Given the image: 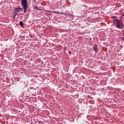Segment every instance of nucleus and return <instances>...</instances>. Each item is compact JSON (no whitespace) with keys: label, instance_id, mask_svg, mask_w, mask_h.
<instances>
[{"label":"nucleus","instance_id":"obj_7","mask_svg":"<svg viewBox=\"0 0 124 124\" xmlns=\"http://www.w3.org/2000/svg\"><path fill=\"white\" fill-rule=\"evenodd\" d=\"M33 6V8H34L35 9H37V10H38L39 8L37 7V6Z\"/></svg>","mask_w":124,"mask_h":124},{"label":"nucleus","instance_id":"obj_5","mask_svg":"<svg viewBox=\"0 0 124 124\" xmlns=\"http://www.w3.org/2000/svg\"><path fill=\"white\" fill-rule=\"evenodd\" d=\"M19 25L21 27H22V26H24V22H23V21H20Z\"/></svg>","mask_w":124,"mask_h":124},{"label":"nucleus","instance_id":"obj_6","mask_svg":"<svg viewBox=\"0 0 124 124\" xmlns=\"http://www.w3.org/2000/svg\"><path fill=\"white\" fill-rule=\"evenodd\" d=\"M53 13H56V14H60V13L58 11H51Z\"/></svg>","mask_w":124,"mask_h":124},{"label":"nucleus","instance_id":"obj_1","mask_svg":"<svg viewBox=\"0 0 124 124\" xmlns=\"http://www.w3.org/2000/svg\"><path fill=\"white\" fill-rule=\"evenodd\" d=\"M114 25L117 29L123 30L124 29V24L123 20L119 19L117 16L111 17Z\"/></svg>","mask_w":124,"mask_h":124},{"label":"nucleus","instance_id":"obj_2","mask_svg":"<svg viewBox=\"0 0 124 124\" xmlns=\"http://www.w3.org/2000/svg\"><path fill=\"white\" fill-rule=\"evenodd\" d=\"M21 4L23 7V8L24 10V13L27 12V10L29 9V6L28 5V1L27 0H21Z\"/></svg>","mask_w":124,"mask_h":124},{"label":"nucleus","instance_id":"obj_4","mask_svg":"<svg viewBox=\"0 0 124 124\" xmlns=\"http://www.w3.org/2000/svg\"><path fill=\"white\" fill-rule=\"evenodd\" d=\"M15 10V12H20L21 10H23V9L20 8H16Z\"/></svg>","mask_w":124,"mask_h":124},{"label":"nucleus","instance_id":"obj_8","mask_svg":"<svg viewBox=\"0 0 124 124\" xmlns=\"http://www.w3.org/2000/svg\"><path fill=\"white\" fill-rule=\"evenodd\" d=\"M122 40L124 41V37L122 38Z\"/></svg>","mask_w":124,"mask_h":124},{"label":"nucleus","instance_id":"obj_9","mask_svg":"<svg viewBox=\"0 0 124 124\" xmlns=\"http://www.w3.org/2000/svg\"><path fill=\"white\" fill-rule=\"evenodd\" d=\"M121 48H123V46H121Z\"/></svg>","mask_w":124,"mask_h":124},{"label":"nucleus","instance_id":"obj_3","mask_svg":"<svg viewBox=\"0 0 124 124\" xmlns=\"http://www.w3.org/2000/svg\"><path fill=\"white\" fill-rule=\"evenodd\" d=\"M93 50L95 51V53H97L98 52V48H97V45L94 44L93 46Z\"/></svg>","mask_w":124,"mask_h":124},{"label":"nucleus","instance_id":"obj_10","mask_svg":"<svg viewBox=\"0 0 124 124\" xmlns=\"http://www.w3.org/2000/svg\"><path fill=\"white\" fill-rule=\"evenodd\" d=\"M22 15H24V14H22Z\"/></svg>","mask_w":124,"mask_h":124}]
</instances>
